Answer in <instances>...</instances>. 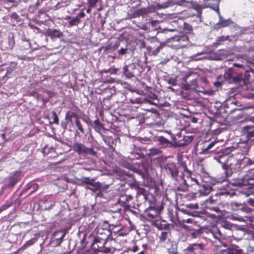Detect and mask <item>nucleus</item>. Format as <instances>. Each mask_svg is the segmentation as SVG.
Wrapping results in <instances>:
<instances>
[{"label": "nucleus", "instance_id": "nucleus-1", "mask_svg": "<svg viewBox=\"0 0 254 254\" xmlns=\"http://www.w3.org/2000/svg\"><path fill=\"white\" fill-rule=\"evenodd\" d=\"M227 169L225 172L226 177H230L234 173H240L243 169L253 164L252 161L241 152L232 154L227 159Z\"/></svg>", "mask_w": 254, "mask_h": 254}, {"label": "nucleus", "instance_id": "nucleus-2", "mask_svg": "<svg viewBox=\"0 0 254 254\" xmlns=\"http://www.w3.org/2000/svg\"><path fill=\"white\" fill-rule=\"evenodd\" d=\"M118 176L121 180L126 181L125 183L120 184L122 188L125 187V188H122L121 190H126L128 189L137 190H145L144 189L139 187V184L129 171L120 170L118 171Z\"/></svg>", "mask_w": 254, "mask_h": 254}, {"label": "nucleus", "instance_id": "nucleus-3", "mask_svg": "<svg viewBox=\"0 0 254 254\" xmlns=\"http://www.w3.org/2000/svg\"><path fill=\"white\" fill-rule=\"evenodd\" d=\"M226 81L231 84H234L237 87H243L248 84V79L243 77L242 73L238 72L235 69L231 67L226 70L224 74Z\"/></svg>", "mask_w": 254, "mask_h": 254}, {"label": "nucleus", "instance_id": "nucleus-4", "mask_svg": "<svg viewBox=\"0 0 254 254\" xmlns=\"http://www.w3.org/2000/svg\"><path fill=\"white\" fill-rule=\"evenodd\" d=\"M252 171H254V169H251L249 171L248 173L246 174L242 179H238L234 180L230 184L233 186L238 187H242L243 186H247V189L251 190L254 188V183L250 182L251 181L254 180V175L251 176L250 174Z\"/></svg>", "mask_w": 254, "mask_h": 254}, {"label": "nucleus", "instance_id": "nucleus-5", "mask_svg": "<svg viewBox=\"0 0 254 254\" xmlns=\"http://www.w3.org/2000/svg\"><path fill=\"white\" fill-rule=\"evenodd\" d=\"M163 209V204L159 202L158 205H149L145 210L144 214L149 220L155 219L158 221L160 219V212Z\"/></svg>", "mask_w": 254, "mask_h": 254}, {"label": "nucleus", "instance_id": "nucleus-6", "mask_svg": "<svg viewBox=\"0 0 254 254\" xmlns=\"http://www.w3.org/2000/svg\"><path fill=\"white\" fill-rule=\"evenodd\" d=\"M236 194L235 191H233L232 193H230V191H220L219 192L216 193L214 195H211L208 199H206L204 200V204H205V206L210 209V210H213L214 211L219 213L220 212V209L217 206H211V204L213 203L214 202L216 201L218 199L217 197L219 196L222 195H231V196H233Z\"/></svg>", "mask_w": 254, "mask_h": 254}, {"label": "nucleus", "instance_id": "nucleus-7", "mask_svg": "<svg viewBox=\"0 0 254 254\" xmlns=\"http://www.w3.org/2000/svg\"><path fill=\"white\" fill-rule=\"evenodd\" d=\"M73 148V150L78 154L90 155L92 156L97 155V152L94 150L92 147L87 148L81 143H74Z\"/></svg>", "mask_w": 254, "mask_h": 254}, {"label": "nucleus", "instance_id": "nucleus-8", "mask_svg": "<svg viewBox=\"0 0 254 254\" xmlns=\"http://www.w3.org/2000/svg\"><path fill=\"white\" fill-rule=\"evenodd\" d=\"M204 245L202 243L192 244L184 250L185 254H204Z\"/></svg>", "mask_w": 254, "mask_h": 254}, {"label": "nucleus", "instance_id": "nucleus-9", "mask_svg": "<svg viewBox=\"0 0 254 254\" xmlns=\"http://www.w3.org/2000/svg\"><path fill=\"white\" fill-rule=\"evenodd\" d=\"M187 40L188 38L185 36H176L168 39L167 43L168 46L172 48L178 49L183 47L181 42Z\"/></svg>", "mask_w": 254, "mask_h": 254}, {"label": "nucleus", "instance_id": "nucleus-10", "mask_svg": "<svg viewBox=\"0 0 254 254\" xmlns=\"http://www.w3.org/2000/svg\"><path fill=\"white\" fill-rule=\"evenodd\" d=\"M21 179L20 173L15 172L11 176L7 178L4 181L2 189H10Z\"/></svg>", "mask_w": 254, "mask_h": 254}, {"label": "nucleus", "instance_id": "nucleus-11", "mask_svg": "<svg viewBox=\"0 0 254 254\" xmlns=\"http://www.w3.org/2000/svg\"><path fill=\"white\" fill-rule=\"evenodd\" d=\"M107 242L106 241L97 239V237H94L92 240L91 248L95 253L103 252H104V245Z\"/></svg>", "mask_w": 254, "mask_h": 254}, {"label": "nucleus", "instance_id": "nucleus-12", "mask_svg": "<svg viewBox=\"0 0 254 254\" xmlns=\"http://www.w3.org/2000/svg\"><path fill=\"white\" fill-rule=\"evenodd\" d=\"M139 197H142L145 201H148L149 205H158L156 197L149 191H138L137 193Z\"/></svg>", "mask_w": 254, "mask_h": 254}, {"label": "nucleus", "instance_id": "nucleus-13", "mask_svg": "<svg viewBox=\"0 0 254 254\" xmlns=\"http://www.w3.org/2000/svg\"><path fill=\"white\" fill-rule=\"evenodd\" d=\"M183 227L187 231V235L189 237H190L191 239H196L202 233V229L201 228L195 229L186 225H184Z\"/></svg>", "mask_w": 254, "mask_h": 254}, {"label": "nucleus", "instance_id": "nucleus-14", "mask_svg": "<svg viewBox=\"0 0 254 254\" xmlns=\"http://www.w3.org/2000/svg\"><path fill=\"white\" fill-rule=\"evenodd\" d=\"M96 233L95 237H97V239H100L107 242L112 233L110 229H104L100 227H98L96 228Z\"/></svg>", "mask_w": 254, "mask_h": 254}, {"label": "nucleus", "instance_id": "nucleus-15", "mask_svg": "<svg viewBox=\"0 0 254 254\" xmlns=\"http://www.w3.org/2000/svg\"><path fill=\"white\" fill-rule=\"evenodd\" d=\"M164 169L167 173H169L171 176L175 178L178 177L179 171L178 168L175 163L172 162H168L165 166Z\"/></svg>", "mask_w": 254, "mask_h": 254}, {"label": "nucleus", "instance_id": "nucleus-16", "mask_svg": "<svg viewBox=\"0 0 254 254\" xmlns=\"http://www.w3.org/2000/svg\"><path fill=\"white\" fill-rule=\"evenodd\" d=\"M193 138L194 136L192 135H184L182 139H179L178 141H177L176 137L174 136L172 137V139L175 144V146L180 147L189 144L192 141Z\"/></svg>", "mask_w": 254, "mask_h": 254}, {"label": "nucleus", "instance_id": "nucleus-17", "mask_svg": "<svg viewBox=\"0 0 254 254\" xmlns=\"http://www.w3.org/2000/svg\"><path fill=\"white\" fill-rule=\"evenodd\" d=\"M226 151H223L222 153L215 158V160L222 165V168L226 171L228 163H227V156Z\"/></svg>", "mask_w": 254, "mask_h": 254}, {"label": "nucleus", "instance_id": "nucleus-18", "mask_svg": "<svg viewBox=\"0 0 254 254\" xmlns=\"http://www.w3.org/2000/svg\"><path fill=\"white\" fill-rule=\"evenodd\" d=\"M167 251L168 254H178L177 247V244L174 242L171 241L163 246Z\"/></svg>", "mask_w": 254, "mask_h": 254}, {"label": "nucleus", "instance_id": "nucleus-19", "mask_svg": "<svg viewBox=\"0 0 254 254\" xmlns=\"http://www.w3.org/2000/svg\"><path fill=\"white\" fill-rule=\"evenodd\" d=\"M232 205L233 209L240 210L247 214L251 213L253 211V209L249 207L246 202H244V204H238L237 203L235 202Z\"/></svg>", "mask_w": 254, "mask_h": 254}, {"label": "nucleus", "instance_id": "nucleus-20", "mask_svg": "<svg viewBox=\"0 0 254 254\" xmlns=\"http://www.w3.org/2000/svg\"><path fill=\"white\" fill-rule=\"evenodd\" d=\"M81 181L85 184L92 186L95 189H99L101 187V183L99 182H94V180L90 179L89 177H82Z\"/></svg>", "mask_w": 254, "mask_h": 254}, {"label": "nucleus", "instance_id": "nucleus-21", "mask_svg": "<svg viewBox=\"0 0 254 254\" xmlns=\"http://www.w3.org/2000/svg\"><path fill=\"white\" fill-rule=\"evenodd\" d=\"M93 191L95 193L93 195L96 196V199L101 203H105L109 199L108 195V191Z\"/></svg>", "mask_w": 254, "mask_h": 254}, {"label": "nucleus", "instance_id": "nucleus-22", "mask_svg": "<svg viewBox=\"0 0 254 254\" xmlns=\"http://www.w3.org/2000/svg\"><path fill=\"white\" fill-rule=\"evenodd\" d=\"M45 34L51 37V39H56L62 37L63 35L62 32L57 29H48Z\"/></svg>", "mask_w": 254, "mask_h": 254}, {"label": "nucleus", "instance_id": "nucleus-23", "mask_svg": "<svg viewBox=\"0 0 254 254\" xmlns=\"http://www.w3.org/2000/svg\"><path fill=\"white\" fill-rule=\"evenodd\" d=\"M78 114L75 112H73L71 111H68L65 115V120L66 122V124L65 125L64 128L66 127V124L70 123L71 125H73V121L72 119H74V120L76 118H77Z\"/></svg>", "mask_w": 254, "mask_h": 254}, {"label": "nucleus", "instance_id": "nucleus-24", "mask_svg": "<svg viewBox=\"0 0 254 254\" xmlns=\"http://www.w3.org/2000/svg\"><path fill=\"white\" fill-rule=\"evenodd\" d=\"M242 132L244 134H246L248 139L254 137V126H246L244 127Z\"/></svg>", "mask_w": 254, "mask_h": 254}, {"label": "nucleus", "instance_id": "nucleus-25", "mask_svg": "<svg viewBox=\"0 0 254 254\" xmlns=\"http://www.w3.org/2000/svg\"><path fill=\"white\" fill-rule=\"evenodd\" d=\"M155 140L157 141L158 144L161 145L162 148L167 147L170 144H172V143L163 136H156Z\"/></svg>", "mask_w": 254, "mask_h": 254}, {"label": "nucleus", "instance_id": "nucleus-26", "mask_svg": "<svg viewBox=\"0 0 254 254\" xmlns=\"http://www.w3.org/2000/svg\"><path fill=\"white\" fill-rule=\"evenodd\" d=\"M208 6L210 7L218 13L219 12V0H204Z\"/></svg>", "mask_w": 254, "mask_h": 254}, {"label": "nucleus", "instance_id": "nucleus-27", "mask_svg": "<svg viewBox=\"0 0 254 254\" xmlns=\"http://www.w3.org/2000/svg\"><path fill=\"white\" fill-rule=\"evenodd\" d=\"M60 234H61V235L59 237L56 238L54 241L55 243V244L57 246H59L61 245V244L63 241L64 238L65 236L66 233L65 232H64L62 231H57L54 233L53 236L55 238H56V237L59 236Z\"/></svg>", "mask_w": 254, "mask_h": 254}, {"label": "nucleus", "instance_id": "nucleus-28", "mask_svg": "<svg viewBox=\"0 0 254 254\" xmlns=\"http://www.w3.org/2000/svg\"><path fill=\"white\" fill-rule=\"evenodd\" d=\"M172 241L169 238V233L166 232H162L159 237V242L164 246Z\"/></svg>", "mask_w": 254, "mask_h": 254}, {"label": "nucleus", "instance_id": "nucleus-29", "mask_svg": "<svg viewBox=\"0 0 254 254\" xmlns=\"http://www.w3.org/2000/svg\"><path fill=\"white\" fill-rule=\"evenodd\" d=\"M112 95H108L106 97H104L102 101H101V104L102 108L105 110L110 109L111 106V103L110 101V98Z\"/></svg>", "mask_w": 254, "mask_h": 254}, {"label": "nucleus", "instance_id": "nucleus-30", "mask_svg": "<svg viewBox=\"0 0 254 254\" xmlns=\"http://www.w3.org/2000/svg\"><path fill=\"white\" fill-rule=\"evenodd\" d=\"M229 36H221L217 37L215 41L213 43V46L217 47L218 46L223 44V42L229 40Z\"/></svg>", "mask_w": 254, "mask_h": 254}, {"label": "nucleus", "instance_id": "nucleus-31", "mask_svg": "<svg viewBox=\"0 0 254 254\" xmlns=\"http://www.w3.org/2000/svg\"><path fill=\"white\" fill-rule=\"evenodd\" d=\"M123 73L125 75L126 77L127 78H131L134 76V72L130 70L128 68L127 65H125L123 66Z\"/></svg>", "mask_w": 254, "mask_h": 254}, {"label": "nucleus", "instance_id": "nucleus-32", "mask_svg": "<svg viewBox=\"0 0 254 254\" xmlns=\"http://www.w3.org/2000/svg\"><path fill=\"white\" fill-rule=\"evenodd\" d=\"M217 142H218V141H211L206 147H204L202 148L201 153H203V154H206L210 152H211L212 150H211V149L215 145V144Z\"/></svg>", "mask_w": 254, "mask_h": 254}, {"label": "nucleus", "instance_id": "nucleus-33", "mask_svg": "<svg viewBox=\"0 0 254 254\" xmlns=\"http://www.w3.org/2000/svg\"><path fill=\"white\" fill-rule=\"evenodd\" d=\"M230 25V21L229 20L220 19L219 21L216 24L215 28L218 29L222 27H225Z\"/></svg>", "mask_w": 254, "mask_h": 254}, {"label": "nucleus", "instance_id": "nucleus-34", "mask_svg": "<svg viewBox=\"0 0 254 254\" xmlns=\"http://www.w3.org/2000/svg\"><path fill=\"white\" fill-rule=\"evenodd\" d=\"M93 124L94 125V129L98 132H100L102 129H105L103 124L101 123L99 119H96L94 121Z\"/></svg>", "mask_w": 254, "mask_h": 254}, {"label": "nucleus", "instance_id": "nucleus-35", "mask_svg": "<svg viewBox=\"0 0 254 254\" xmlns=\"http://www.w3.org/2000/svg\"><path fill=\"white\" fill-rule=\"evenodd\" d=\"M179 166L184 173H187V177H190L192 174L191 171H190L187 167V166L185 162L181 161L180 163Z\"/></svg>", "mask_w": 254, "mask_h": 254}, {"label": "nucleus", "instance_id": "nucleus-36", "mask_svg": "<svg viewBox=\"0 0 254 254\" xmlns=\"http://www.w3.org/2000/svg\"><path fill=\"white\" fill-rule=\"evenodd\" d=\"M221 252V254H241L242 250L236 249H226L222 250Z\"/></svg>", "mask_w": 254, "mask_h": 254}, {"label": "nucleus", "instance_id": "nucleus-37", "mask_svg": "<svg viewBox=\"0 0 254 254\" xmlns=\"http://www.w3.org/2000/svg\"><path fill=\"white\" fill-rule=\"evenodd\" d=\"M56 152V149L55 148H53V147H50L48 145H46L43 148V153L45 155H48L50 153H55Z\"/></svg>", "mask_w": 254, "mask_h": 254}, {"label": "nucleus", "instance_id": "nucleus-38", "mask_svg": "<svg viewBox=\"0 0 254 254\" xmlns=\"http://www.w3.org/2000/svg\"><path fill=\"white\" fill-rule=\"evenodd\" d=\"M75 125L76 127H77L78 130L82 133H84V130L79 120V117L77 115V118L75 119L74 121Z\"/></svg>", "mask_w": 254, "mask_h": 254}, {"label": "nucleus", "instance_id": "nucleus-39", "mask_svg": "<svg viewBox=\"0 0 254 254\" xmlns=\"http://www.w3.org/2000/svg\"><path fill=\"white\" fill-rule=\"evenodd\" d=\"M246 219H248L247 216H242L236 214H234L231 216V219L234 220H237L240 222H245L246 221Z\"/></svg>", "mask_w": 254, "mask_h": 254}, {"label": "nucleus", "instance_id": "nucleus-40", "mask_svg": "<svg viewBox=\"0 0 254 254\" xmlns=\"http://www.w3.org/2000/svg\"><path fill=\"white\" fill-rule=\"evenodd\" d=\"M120 46L119 42H116L114 44H110L106 47V51L110 50L111 51H114L117 49Z\"/></svg>", "mask_w": 254, "mask_h": 254}, {"label": "nucleus", "instance_id": "nucleus-41", "mask_svg": "<svg viewBox=\"0 0 254 254\" xmlns=\"http://www.w3.org/2000/svg\"><path fill=\"white\" fill-rule=\"evenodd\" d=\"M162 153V151L159 148H152L149 150V154L151 155H159Z\"/></svg>", "mask_w": 254, "mask_h": 254}, {"label": "nucleus", "instance_id": "nucleus-42", "mask_svg": "<svg viewBox=\"0 0 254 254\" xmlns=\"http://www.w3.org/2000/svg\"><path fill=\"white\" fill-rule=\"evenodd\" d=\"M80 21V20L79 19V18L75 17L73 18L70 21H69V25L70 27L77 25L79 23Z\"/></svg>", "mask_w": 254, "mask_h": 254}, {"label": "nucleus", "instance_id": "nucleus-43", "mask_svg": "<svg viewBox=\"0 0 254 254\" xmlns=\"http://www.w3.org/2000/svg\"><path fill=\"white\" fill-rule=\"evenodd\" d=\"M146 10L145 9H139L135 11L133 14L134 17H139L141 15H143L144 13H145Z\"/></svg>", "mask_w": 254, "mask_h": 254}, {"label": "nucleus", "instance_id": "nucleus-44", "mask_svg": "<svg viewBox=\"0 0 254 254\" xmlns=\"http://www.w3.org/2000/svg\"><path fill=\"white\" fill-rule=\"evenodd\" d=\"M184 28L188 33H190L192 31V27L187 22L184 23Z\"/></svg>", "mask_w": 254, "mask_h": 254}, {"label": "nucleus", "instance_id": "nucleus-45", "mask_svg": "<svg viewBox=\"0 0 254 254\" xmlns=\"http://www.w3.org/2000/svg\"><path fill=\"white\" fill-rule=\"evenodd\" d=\"M237 104V101L234 99H229L227 100L226 103L225 105V107L226 108H228V107L232 105H236Z\"/></svg>", "mask_w": 254, "mask_h": 254}, {"label": "nucleus", "instance_id": "nucleus-46", "mask_svg": "<svg viewBox=\"0 0 254 254\" xmlns=\"http://www.w3.org/2000/svg\"><path fill=\"white\" fill-rule=\"evenodd\" d=\"M103 140L105 142V143L108 145L109 146H111V143H113V139L112 137L108 136H103Z\"/></svg>", "mask_w": 254, "mask_h": 254}, {"label": "nucleus", "instance_id": "nucleus-47", "mask_svg": "<svg viewBox=\"0 0 254 254\" xmlns=\"http://www.w3.org/2000/svg\"><path fill=\"white\" fill-rule=\"evenodd\" d=\"M39 189V186L35 183L30 184V186L27 188V190H37Z\"/></svg>", "mask_w": 254, "mask_h": 254}, {"label": "nucleus", "instance_id": "nucleus-48", "mask_svg": "<svg viewBox=\"0 0 254 254\" xmlns=\"http://www.w3.org/2000/svg\"><path fill=\"white\" fill-rule=\"evenodd\" d=\"M52 116L53 117V123L58 125L59 124V119L56 112H52Z\"/></svg>", "mask_w": 254, "mask_h": 254}, {"label": "nucleus", "instance_id": "nucleus-49", "mask_svg": "<svg viewBox=\"0 0 254 254\" xmlns=\"http://www.w3.org/2000/svg\"><path fill=\"white\" fill-rule=\"evenodd\" d=\"M195 10L196 11V13H193L192 15H190V16H194L195 15L196 16L197 18H199L201 15L202 13V10L199 7H197L195 8Z\"/></svg>", "mask_w": 254, "mask_h": 254}, {"label": "nucleus", "instance_id": "nucleus-50", "mask_svg": "<svg viewBox=\"0 0 254 254\" xmlns=\"http://www.w3.org/2000/svg\"><path fill=\"white\" fill-rule=\"evenodd\" d=\"M10 17L12 19H13L15 20H16L17 22L20 21L21 19H20L19 16L16 12H13V13H12L10 15Z\"/></svg>", "mask_w": 254, "mask_h": 254}, {"label": "nucleus", "instance_id": "nucleus-51", "mask_svg": "<svg viewBox=\"0 0 254 254\" xmlns=\"http://www.w3.org/2000/svg\"><path fill=\"white\" fill-rule=\"evenodd\" d=\"M11 205H12V204L11 203H6L2 205L0 207V213L2 211L6 209L7 208L9 207L10 206H11Z\"/></svg>", "mask_w": 254, "mask_h": 254}, {"label": "nucleus", "instance_id": "nucleus-52", "mask_svg": "<svg viewBox=\"0 0 254 254\" xmlns=\"http://www.w3.org/2000/svg\"><path fill=\"white\" fill-rule=\"evenodd\" d=\"M222 226L223 228H225L226 229H231L232 227V225L230 223H229L228 222H223L222 224Z\"/></svg>", "mask_w": 254, "mask_h": 254}, {"label": "nucleus", "instance_id": "nucleus-53", "mask_svg": "<svg viewBox=\"0 0 254 254\" xmlns=\"http://www.w3.org/2000/svg\"><path fill=\"white\" fill-rule=\"evenodd\" d=\"M98 2V0H88V4L90 7H94Z\"/></svg>", "mask_w": 254, "mask_h": 254}, {"label": "nucleus", "instance_id": "nucleus-54", "mask_svg": "<svg viewBox=\"0 0 254 254\" xmlns=\"http://www.w3.org/2000/svg\"><path fill=\"white\" fill-rule=\"evenodd\" d=\"M98 227H100V228L104 229H110V225L106 221L104 222V223H103L102 224V225H100Z\"/></svg>", "mask_w": 254, "mask_h": 254}, {"label": "nucleus", "instance_id": "nucleus-55", "mask_svg": "<svg viewBox=\"0 0 254 254\" xmlns=\"http://www.w3.org/2000/svg\"><path fill=\"white\" fill-rule=\"evenodd\" d=\"M127 48H121L118 51V53L119 55H124L127 53Z\"/></svg>", "mask_w": 254, "mask_h": 254}, {"label": "nucleus", "instance_id": "nucleus-56", "mask_svg": "<svg viewBox=\"0 0 254 254\" xmlns=\"http://www.w3.org/2000/svg\"><path fill=\"white\" fill-rule=\"evenodd\" d=\"M187 207L191 208V209H197L198 208V205L197 204H192L190 203L189 204L186 205Z\"/></svg>", "mask_w": 254, "mask_h": 254}, {"label": "nucleus", "instance_id": "nucleus-57", "mask_svg": "<svg viewBox=\"0 0 254 254\" xmlns=\"http://www.w3.org/2000/svg\"><path fill=\"white\" fill-rule=\"evenodd\" d=\"M246 202L250 204L251 206L254 207V199L250 198L247 199Z\"/></svg>", "mask_w": 254, "mask_h": 254}, {"label": "nucleus", "instance_id": "nucleus-58", "mask_svg": "<svg viewBox=\"0 0 254 254\" xmlns=\"http://www.w3.org/2000/svg\"><path fill=\"white\" fill-rule=\"evenodd\" d=\"M183 211L184 212V213H186V214H187L189 215H191L193 216H196V214L197 213L196 212H193L192 213H190L189 210H185V209H183Z\"/></svg>", "mask_w": 254, "mask_h": 254}, {"label": "nucleus", "instance_id": "nucleus-59", "mask_svg": "<svg viewBox=\"0 0 254 254\" xmlns=\"http://www.w3.org/2000/svg\"><path fill=\"white\" fill-rule=\"evenodd\" d=\"M28 95L30 96H32L33 97H35L38 96V92L35 91H34L32 92H29L28 93Z\"/></svg>", "mask_w": 254, "mask_h": 254}, {"label": "nucleus", "instance_id": "nucleus-60", "mask_svg": "<svg viewBox=\"0 0 254 254\" xmlns=\"http://www.w3.org/2000/svg\"><path fill=\"white\" fill-rule=\"evenodd\" d=\"M243 75L244 78L248 79V83H249V77H250L249 71H245L244 74H243Z\"/></svg>", "mask_w": 254, "mask_h": 254}, {"label": "nucleus", "instance_id": "nucleus-61", "mask_svg": "<svg viewBox=\"0 0 254 254\" xmlns=\"http://www.w3.org/2000/svg\"><path fill=\"white\" fill-rule=\"evenodd\" d=\"M85 14L84 12L83 11H81L76 17L78 18L80 20V18H83V17H85Z\"/></svg>", "mask_w": 254, "mask_h": 254}, {"label": "nucleus", "instance_id": "nucleus-62", "mask_svg": "<svg viewBox=\"0 0 254 254\" xmlns=\"http://www.w3.org/2000/svg\"><path fill=\"white\" fill-rule=\"evenodd\" d=\"M123 197H125V200L126 202H128L129 200H130L132 199V196L130 195H127L125 194Z\"/></svg>", "mask_w": 254, "mask_h": 254}, {"label": "nucleus", "instance_id": "nucleus-63", "mask_svg": "<svg viewBox=\"0 0 254 254\" xmlns=\"http://www.w3.org/2000/svg\"><path fill=\"white\" fill-rule=\"evenodd\" d=\"M125 195H123L122 194L119 199V201H122V202H124V203H126V201L125 200V197H123V196H124Z\"/></svg>", "mask_w": 254, "mask_h": 254}, {"label": "nucleus", "instance_id": "nucleus-64", "mask_svg": "<svg viewBox=\"0 0 254 254\" xmlns=\"http://www.w3.org/2000/svg\"><path fill=\"white\" fill-rule=\"evenodd\" d=\"M108 187H109V185H102L101 184V187L100 189H96V190H100L101 189H103L104 190H106V189H108Z\"/></svg>", "mask_w": 254, "mask_h": 254}]
</instances>
